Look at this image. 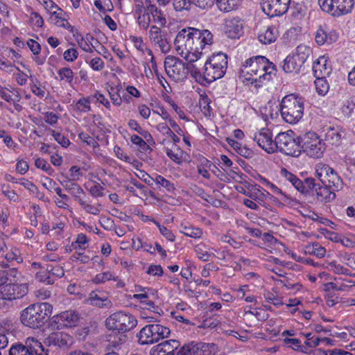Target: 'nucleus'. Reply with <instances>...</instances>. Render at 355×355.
<instances>
[{
  "label": "nucleus",
  "mask_w": 355,
  "mask_h": 355,
  "mask_svg": "<svg viewBox=\"0 0 355 355\" xmlns=\"http://www.w3.org/2000/svg\"><path fill=\"white\" fill-rule=\"evenodd\" d=\"M211 33L205 30H199L194 28L182 29L176 35L174 40L175 48L189 49L195 52L203 51L207 53L212 42Z\"/></svg>",
  "instance_id": "1"
},
{
  "label": "nucleus",
  "mask_w": 355,
  "mask_h": 355,
  "mask_svg": "<svg viewBox=\"0 0 355 355\" xmlns=\"http://www.w3.org/2000/svg\"><path fill=\"white\" fill-rule=\"evenodd\" d=\"M53 306L47 302L35 303L21 312V322L26 327L37 329L42 327L50 317Z\"/></svg>",
  "instance_id": "2"
},
{
  "label": "nucleus",
  "mask_w": 355,
  "mask_h": 355,
  "mask_svg": "<svg viewBox=\"0 0 355 355\" xmlns=\"http://www.w3.org/2000/svg\"><path fill=\"white\" fill-rule=\"evenodd\" d=\"M227 67V56L219 52L213 54L203 64V79L210 83L225 75Z\"/></svg>",
  "instance_id": "3"
},
{
  "label": "nucleus",
  "mask_w": 355,
  "mask_h": 355,
  "mask_svg": "<svg viewBox=\"0 0 355 355\" xmlns=\"http://www.w3.org/2000/svg\"><path fill=\"white\" fill-rule=\"evenodd\" d=\"M280 112L286 122L295 123L303 115V101L294 94L287 95L282 101Z\"/></svg>",
  "instance_id": "4"
},
{
  "label": "nucleus",
  "mask_w": 355,
  "mask_h": 355,
  "mask_svg": "<svg viewBox=\"0 0 355 355\" xmlns=\"http://www.w3.org/2000/svg\"><path fill=\"white\" fill-rule=\"evenodd\" d=\"M268 59L261 55L250 58L245 60L241 69V74L246 80L252 83L261 78L266 79V73H263Z\"/></svg>",
  "instance_id": "5"
},
{
  "label": "nucleus",
  "mask_w": 355,
  "mask_h": 355,
  "mask_svg": "<svg viewBox=\"0 0 355 355\" xmlns=\"http://www.w3.org/2000/svg\"><path fill=\"white\" fill-rule=\"evenodd\" d=\"M301 151L303 150L308 156L313 158L321 157L325 150L324 143L313 132H308L300 136Z\"/></svg>",
  "instance_id": "6"
},
{
  "label": "nucleus",
  "mask_w": 355,
  "mask_h": 355,
  "mask_svg": "<svg viewBox=\"0 0 355 355\" xmlns=\"http://www.w3.org/2000/svg\"><path fill=\"white\" fill-rule=\"evenodd\" d=\"M170 329L159 324H151L143 327L138 334L139 341L141 345H150L167 338Z\"/></svg>",
  "instance_id": "7"
},
{
  "label": "nucleus",
  "mask_w": 355,
  "mask_h": 355,
  "mask_svg": "<svg viewBox=\"0 0 355 355\" xmlns=\"http://www.w3.org/2000/svg\"><path fill=\"white\" fill-rule=\"evenodd\" d=\"M293 132H280L275 137L276 149L285 155L298 157L301 154V142L300 137L295 139Z\"/></svg>",
  "instance_id": "8"
},
{
  "label": "nucleus",
  "mask_w": 355,
  "mask_h": 355,
  "mask_svg": "<svg viewBox=\"0 0 355 355\" xmlns=\"http://www.w3.org/2000/svg\"><path fill=\"white\" fill-rule=\"evenodd\" d=\"M311 52V49L306 45L301 44L297 46L295 53L288 55L285 58L282 66L283 70L286 73H298L309 58Z\"/></svg>",
  "instance_id": "9"
},
{
  "label": "nucleus",
  "mask_w": 355,
  "mask_h": 355,
  "mask_svg": "<svg viewBox=\"0 0 355 355\" xmlns=\"http://www.w3.org/2000/svg\"><path fill=\"white\" fill-rule=\"evenodd\" d=\"M105 323L109 329L125 332L135 327L137 320L130 313L119 311L107 318Z\"/></svg>",
  "instance_id": "10"
},
{
  "label": "nucleus",
  "mask_w": 355,
  "mask_h": 355,
  "mask_svg": "<svg viewBox=\"0 0 355 355\" xmlns=\"http://www.w3.org/2000/svg\"><path fill=\"white\" fill-rule=\"evenodd\" d=\"M9 355H49V349L37 340L29 337L26 340V345L17 344L9 350Z\"/></svg>",
  "instance_id": "11"
},
{
  "label": "nucleus",
  "mask_w": 355,
  "mask_h": 355,
  "mask_svg": "<svg viewBox=\"0 0 355 355\" xmlns=\"http://www.w3.org/2000/svg\"><path fill=\"white\" fill-rule=\"evenodd\" d=\"M318 3L323 11L339 17L352 11L354 0H318Z\"/></svg>",
  "instance_id": "12"
},
{
  "label": "nucleus",
  "mask_w": 355,
  "mask_h": 355,
  "mask_svg": "<svg viewBox=\"0 0 355 355\" xmlns=\"http://www.w3.org/2000/svg\"><path fill=\"white\" fill-rule=\"evenodd\" d=\"M164 69L168 76L175 82L187 77L185 64L179 58L168 55L164 60Z\"/></svg>",
  "instance_id": "13"
},
{
  "label": "nucleus",
  "mask_w": 355,
  "mask_h": 355,
  "mask_svg": "<svg viewBox=\"0 0 355 355\" xmlns=\"http://www.w3.org/2000/svg\"><path fill=\"white\" fill-rule=\"evenodd\" d=\"M316 175L321 182L329 187L338 189L342 185V180L338 173L329 165L320 164L316 166Z\"/></svg>",
  "instance_id": "14"
},
{
  "label": "nucleus",
  "mask_w": 355,
  "mask_h": 355,
  "mask_svg": "<svg viewBox=\"0 0 355 355\" xmlns=\"http://www.w3.org/2000/svg\"><path fill=\"white\" fill-rule=\"evenodd\" d=\"M149 39L152 44L158 47L162 53H167L170 51L171 44L166 31L157 26H152L149 31Z\"/></svg>",
  "instance_id": "15"
},
{
  "label": "nucleus",
  "mask_w": 355,
  "mask_h": 355,
  "mask_svg": "<svg viewBox=\"0 0 355 355\" xmlns=\"http://www.w3.org/2000/svg\"><path fill=\"white\" fill-rule=\"evenodd\" d=\"M290 0H261L263 11L270 17L285 14L288 8Z\"/></svg>",
  "instance_id": "16"
},
{
  "label": "nucleus",
  "mask_w": 355,
  "mask_h": 355,
  "mask_svg": "<svg viewBox=\"0 0 355 355\" xmlns=\"http://www.w3.org/2000/svg\"><path fill=\"white\" fill-rule=\"evenodd\" d=\"M2 285L0 292L12 302L23 297L28 293V285L26 284H4L3 283Z\"/></svg>",
  "instance_id": "17"
},
{
  "label": "nucleus",
  "mask_w": 355,
  "mask_h": 355,
  "mask_svg": "<svg viewBox=\"0 0 355 355\" xmlns=\"http://www.w3.org/2000/svg\"><path fill=\"white\" fill-rule=\"evenodd\" d=\"M253 139L254 141L257 143L259 146H260L267 153H270L275 151V139H272V135L269 129H261L259 132L254 134Z\"/></svg>",
  "instance_id": "18"
},
{
  "label": "nucleus",
  "mask_w": 355,
  "mask_h": 355,
  "mask_svg": "<svg viewBox=\"0 0 355 355\" xmlns=\"http://www.w3.org/2000/svg\"><path fill=\"white\" fill-rule=\"evenodd\" d=\"M73 343V338L68 334L62 331H55L50 334L44 341L48 347H57L59 348L68 347Z\"/></svg>",
  "instance_id": "19"
},
{
  "label": "nucleus",
  "mask_w": 355,
  "mask_h": 355,
  "mask_svg": "<svg viewBox=\"0 0 355 355\" xmlns=\"http://www.w3.org/2000/svg\"><path fill=\"white\" fill-rule=\"evenodd\" d=\"M243 21L239 17L227 18L224 22V31L231 39L239 38L243 31Z\"/></svg>",
  "instance_id": "20"
},
{
  "label": "nucleus",
  "mask_w": 355,
  "mask_h": 355,
  "mask_svg": "<svg viewBox=\"0 0 355 355\" xmlns=\"http://www.w3.org/2000/svg\"><path fill=\"white\" fill-rule=\"evenodd\" d=\"M87 304L101 309H110L112 306L107 294L101 291H92L85 300Z\"/></svg>",
  "instance_id": "21"
},
{
  "label": "nucleus",
  "mask_w": 355,
  "mask_h": 355,
  "mask_svg": "<svg viewBox=\"0 0 355 355\" xmlns=\"http://www.w3.org/2000/svg\"><path fill=\"white\" fill-rule=\"evenodd\" d=\"M137 4L135 6V15L137 16V23L140 28L146 30L150 24L151 19L150 13L147 10V3Z\"/></svg>",
  "instance_id": "22"
},
{
  "label": "nucleus",
  "mask_w": 355,
  "mask_h": 355,
  "mask_svg": "<svg viewBox=\"0 0 355 355\" xmlns=\"http://www.w3.org/2000/svg\"><path fill=\"white\" fill-rule=\"evenodd\" d=\"M79 315L73 310L64 311L56 316L55 322L63 327H75L79 322Z\"/></svg>",
  "instance_id": "23"
},
{
  "label": "nucleus",
  "mask_w": 355,
  "mask_h": 355,
  "mask_svg": "<svg viewBox=\"0 0 355 355\" xmlns=\"http://www.w3.org/2000/svg\"><path fill=\"white\" fill-rule=\"evenodd\" d=\"M76 182L64 178L62 180H60V184L71 195L73 200L77 202L82 198L81 195H85V193L82 187Z\"/></svg>",
  "instance_id": "24"
},
{
  "label": "nucleus",
  "mask_w": 355,
  "mask_h": 355,
  "mask_svg": "<svg viewBox=\"0 0 355 355\" xmlns=\"http://www.w3.org/2000/svg\"><path fill=\"white\" fill-rule=\"evenodd\" d=\"M313 197H315V200L318 202H323L333 200L335 198V194L330 191L329 186H321L320 184H318Z\"/></svg>",
  "instance_id": "25"
},
{
  "label": "nucleus",
  "mask_w": 355,
  "mask_h": 355,
  "mask_svg": "<svg viewBox=\"0 0 355 355\" xmlns=\"http://www.w3.org/2000/svg\"><path fill=\"white\" fill-rule=\"evenodd\" d=\"M327 59L322 56L313 64V72L315 78L325 77L330 73V69L327 67Z\"/></svg>",
  "instance_id": "26"
},
{
  "label": "nucleus",
  "mask_w": 355,
  "mask_h": 355,
  "mask_svg": "<svg viewBox=\"0 0 355 355\" xmlns=\"http://www.w3.org/2000/svg\"><path fill=\"white\" fill-rule=\"evenodd\" d=\"M147 10L152 17L153 22L159 24L161 26H164L166 23V18L160 10H158L157 6L152 4L150 1L146 0Z\"/></svg>",
  "instance_id": "27"
},
{
  "label": "nucleus",
  "mask_w": 355,
  "mask_h": 355,
  "mask_svg": "<svg viewBox=\"0 0 355 355\" xmlns=\"http://www.w3.org/2000/svg\"><path fill=\"white\" fill-rule=\"evenodd\" d=\"M335 35L329 33L327 26H320L315 33V40L318 45H323L326 42H332L336 37Z\"/></svg>",
  "instance_id": "28"
},
{
  "label": "nucleus",
  "mask_w": 355,
  "mask_h": 355,
  "mask_svg": "<svg viewBox=\"0 0 355 355\" xmlns=\"http://www.w3.org/2000/svg\"><path fill=\"white\" fill-rule=\"evenodd\" d=\"M278 31L275 26H271L266 28V29L259 34V40L265 44L274 42L277 37Z\"/></svg>",
  "instance_id": "29"
},
{
  "label": "nucleus",
  "mask_w": 355,
  "mask_h": 355,
  "mask_svg": "<svg viewBox=\"0 0 355 355\" xmlns=\"http://www.w3.org/2000/svg\"><path fill=\"white\" fill-rule=\"evenodd\" d=\"M242 0H216L218 8L223 12H229L236 10Z\"/></svg>",
  "instance_id": "30"
},
{
  "label": "nucleus",
  "mask_w": 355,
  "mask_h": 355,
  "mask_svg": "<svg viewBox=\"0 0 355 355\" xmlns=\"http://www.w3.org/2000/svg\"><path fill=\"white\" fill-rule=\"evenodd\" d=\"M177 53L184 58L187 61H188V64L191 63H197L199 62V60L201 58V56L205 53L203 51L195 52L193 51H190L189 49H184L183 52H182V48H175Z\"/></svg>",
  "instance_id": "31"
},
{
  "label": "nucleus",
  "mask_w": 355,
  "mask_h": 355,
  "mask_svg": "<svg viewBox=\"0 0 355 355\" xmlns=\"http://www.w3.org/2000/svg\"><path fill=\"white\" fill-rule=\"evenodd\" d=\"M77 202L87 214L96 216L98 215L101 212L102 205L100 203L92 205L89 203L87 200H84L83 198H80L77 201Z\"/></svg>",
  "instance_id": "32"
},
{
  "label": "nucleus",
  "mask_w": 355,
  "mask_h": 355,
  "mask_svg": "<svg viewBox=\"0 0 355 355\" xmlns=\"http://www.w3.org/2000/svg\"><path fill=\"white\" fill-rule=\"evenodd\" d=\"M202 65V63L197 62V63H191L187 64L186 66V71L187 73L188 71L190 72L191 75L197 80V81H202L204 80L203 79V69L202 67H201Z\"/></svg>",
  "instance_id": "33"
},
{
  "label": "nucleus",
  "mask_w": 355,
  "mask_h": 355,
  "mask_svg": "<svg viewBox=\"0 0 355 355\" xmlns=\"http://www.w3.org/2000/svg\"><path fill=\"white\" fill-rule=\"evenodd\" d=\"M180 232L185 236L193 239H199L202 235V230L200 228L191 225L181 224Z\"/></svg>",
  "instance_id": "34"
},
{
  "label": "nucleus",
  "mask_w": 355,
  "mask_h": 355,
  "mask_svg": "<svg viewBox=\"0 0 355 355\" xmlns=\"http://www.w3.org/2000/svg\"><path fill=\"white\" fill-rule=\"evenodd\" d=\"M180 343L176 340H165L157 345V348H160L165 355H174V351L178 348Z\"/></svg>",
  "instance_id": "35"
},
{
  "label": "nucleus",
  "mask_w": 355,
  "mask_h": 355,
  "mask_svg": "<svg viewBox=\"0 0 355 355\" xmlns=\"http://www.w3.org/2000/svg\"><path fill=\"white\" fill-rule=\"evenodd\" d=\"M318 184L315 182V179L309 178L302 181V184L300 188V192L304 194H310L314 196V192Z\"/></svg>",
  "instance_id": "36"
},
{
  "label": "nucleus",
  "mask_w": 355,
  "mask_h": 355,
  "mask_svg": "<svg viewBox=\"0 0 355 355\" xmlns=\"http://www.w3.org/2000/svg\"><path fill=\"white\" fill-rule=\"evenodd\" d=\"M305 252L314 254L318 258H322L325 255L326 250L318 243H313L312 245H309L305 247Z\"/></svg>",
  "instance_id": "37"
},
{
  "label": "nucleus",
  "mask_w": 355,
  "mask_h": 355,
  "mask_svg": "<svg viewBox=\"0 0 355 355\" xmlns=\"http://www.w3.org/2000/svg\"><path fill=\"white\" fill-rule=\"evenodd\" d=\"M199 352L200 347L198 344L191 343L182 346L177 353V355H198Z\"/></svg>",
  "instance_id": "38"
},
{
  "label": "nucleus",
  "mask_w": 355,
  "mask_h": 355,
  "mask_svg": "<svg viewBox=\"0 0 355 355\" xmlns=\"http://www.w3.org/2000/svg\"><path fill=\"white\" fill-rule=\"evenodd\" d=\"M130 141L133 144L137 146L141 151L150 153L153 150L150 146L141 137L137 135H132Z\"/></svg>",
  "instance_id": "39"
},
{
  "label": "nucleus",
  "mask_w": 355,
  "mask_h": 355,
  "mask_svg": "<svg viewBox=\"0 0 355 355\" xmlns=\"http://www.w3.org/2000/svg\"><path fill=\"white\" fill-rule=\"evenodd\" d=\"M315 89L320 95H325L329 90V84L324 79V77L315 78Z\"/></svg>",
  "instance_id": "40"
},
{
  "label": "nucleus",
  "mask_w": 355,
  "mask_h": 355,
  "mask_svg": "<svg viewBox=\"0 0 355 355\" xmlns=\"http://www.w3.org/2000/svg\"><path fill=\"white\" fill-rule=\"evenodd\" d=\"M46 270L50 276L56 278H61L64 275V270L63 268L59 265L47 264Z\"/></svg>",
  "instance_id": "41"
},
{
  "label": "nucleus",
  "mask_w": 355,
  "mask_h": 355,
  "mask_svg": "<svg viewBox=\"0 0 355 355\" xmlns=\"http://www.w3.org/2000/svg\"><path fill=\"white\" fill-rule=\"evenodd\" d=\"M154 182L163 188L166 189L168 192H173L175 190L174 184L168 180L164 178L160 175H157Z\"/></svg>",
  "instance_id": "42"
},
{
  "label": "nucleus",
  "mask_w": 355,
  "mask_h": 355,
  "mask_svg": "<svg viewBox=\"0 0 355 355\" xmlns=\"http://www.w3.org/2000/svg\"><path fill=\"white\" fill-rule=\"evenodd\" d=\"M60 80H65L67 83H71L73 80V72L69 67H63L58 71Z\"/></svg>",
  "instance_id": "43"
},
{
  "label": "nucleus",
  "mask_w": 355,
  "mask_h": 355,
  "mask_svg": "<svg viewBox=\"0 0 355 355\" xmlns=\"http://www.w3.org/2000/svg\"><path fill=\"white\" fill-rule=\"evenodd\" d=\"M138 291H140L141 293L138 294H134L132 298L139 300L141 304L146 299L149 298V297H153L152 293L154 291L153 290L148 288H140Z\"/></svg>",
  "instance_id": "44"
},
{
  "label": "nucleus",
  "mask_w": 355,
  "mask_h": 355,
  "mask_svg": "<svg viewBox=\"0 0 355 355\" xmlns=\"http://www.w3.org/2000/svg\"><path fill=\"white\" fill-rule=\"evenodd\" d=\"M153 297H149V298L146 299L144 302H143L142 304L144 305V309H146L148 310H152L154 312H157V309L158 307L155 305V300L157 298V292L155 291L152 293Z\"/></svg>",
  "instance_id": "45"
},
{
  "label": "nucleus",
  "mask_w": 355,
  "mask_h": 355,
  "mask_svg": "<svg viewBox=\"0 0 355 355\" xmlns=\"http://www.w3.org/2000/svg\"><path fill=\"white\" fill-rule=\"evenodd\" d=\"M341 139V135L334 129H330L326 134V139L332 145L338 144Z\"/></svg>",
  "instance_id": "46"
},
{
  "label": "nucleus",
  "mask_w": 355,
  "mask_h": 355,
  "mask_svg": "<svg viewBox=\"0 0 355 355\" xmlns=\"http://www.w3.org/2000/svg\"><path fill=\"white\" fill-rule=\"evenodd\" d=\"M155 224L159 228V230L162 235L164 236L167 240L173 242L175 239V236L173 233L164 225H161L158 222L155 221Z\"/></svg>",
  "instance_id": "47"
},
{
  "label": "nucleus",
  "mask_w": 355,
  "mask_h": 355,
  "mask_svg": "<svg viewBox=\"0 0 355 355\" xmlns=\"http://www.w3.org/2000/svg\"><path fill=\"white\" fill-rule=\"evenodd\" d=\"M36 279L41 282L50 285L53 284L55 282V279L50 276L46 270L37 272Z\"/></svg>",
  "instance_id": "48"
},
{
  "label": "nucleus",
  "mask_w": 355,
  "mask_h": 355,
  "mask_svg": "<svg viewBox=\"0 0 355 355\" xmlns=\"http://www.w3.org/2000/svg\"><path fill=\"white\" fill-rule=\"evenodd\" d=\"M192 3L191 0H174L173 6L177 11H181L182 10H189Z\"/></svg>",
  "instance_id": "49"
},
{
  "label": "nucleus",
  "mask_w": 355,
  "mask_h": 355,
  "mask_svg": "<svg viewBox=\"0 0 355 355\" xmlns=\"http://www.w3.org/2000/svg\"><path fill=\"white\" fill-rule=\"evenodd\" d=\"M76 109L80 112H87L90 110V101L87 98H80L76 104Z\"/></svg>",
  "instance_id": "50"
},
{
  "label": "nucleus",
  "mask_w": 355,
  "mask_h": 355,
  "mask_svg": "<svg viewBox=\"0 0 355 355\" xmlns=\"http://www.w3.org/2000/svg\"><path fill=\"white\" fill-rule=\"evenodd\" d=\"M83 175L80 168L76 166H72L69 169V176H64L70 180L78 181Z\"/></svg>",
  "instance_id": "51"
},
{
  "label": "nucleus",
  "mask_w": 355,
  "mask_h": 355,
  "mask_svg": "<svg viewBox=\"0 0 355 355\" xmlns=\"http://www.w3.org/2000/svg\"><path fill=\"white\" fill-rule=\"evenodd\" d=\"M277 284L286 287L288 290L299 291L302 288L300 283L292 284L288 279L277 280Z\"/></svg>",
  "instance_id": "52"
},
{
  "label": "nucleus",
  "mask_w": 355,
  "mask_h": 355,
  "mask_svg": "<svg viewBox=\"0 0 355 355\" xmlns=\"http://www.w3.org/2000/svg\"><path fill=\"white\" fill-rule=\"evenodd\" d=\"M91 40H94V37L89 33H87L84 37L81 34H78L76 37V42L78 46L83 49L84 47L87 46Z\"/></svg>",
  "instance_id": "53"
},
{
  "label": "nucleus",
  "mask_w": 355,
  "mask_h": 355,
  "mask_svg": "<svg viewBox=\"0 0 355 355\" xmlns=\"http://www.w3.org/2000/svg\"><path fill=\"white\" fill-rule=\"evenodd\" d=\"M64 59L67 62H73L78 57V52L74 48H71L66 50L63 53Z\"/></svg>",
  "instance_id": "54"
},
{
  "label": "nucleus",
  "mask_w": 355,
  "mask_h": 355,
  "mask_svg": "<svg viewBox=\"0 0 355 355\" xmlns=\"http://www.w3.org/2000/svg\"><path fill=\"white\" fill-rule=\"evenodd\" d=\"M78 137L83 142L87 143L89 146L93 148H97L99 146L98 143L87 133L82 132L79 133Z\"/></svg>",
  "instance_id": "55"
},
{
  "label": "nucleus",
  "mask_w": 355,
  "mask_h": 355,
  "mask_svg": "<svg viewBox=\"0 0 355 355\" xmlns=\"http://www.w3.org/2000/svg\"><path fill=\"white\" fill-rule=\"evenodd\" d=\"M12 306V302L0 292V311L7 312Z\"/></svg>",
  "instance_id": "56"
},
{
  "label": "nucleus",
  "mask_w": 355,
  "mask_h": 355,
  "mask_svg": "<svg viewBox=\"0 0 355 355\" xmlns=\"http://www.w3.org/2000/svg\"><path fill=\"white\" fill-rule=\"evenodd\" d=\"M112 279H115L113 277L112 274L110 272H105L103 273L98 274L95 277L94 282L96 284H101L105 282L106 281H109Z\"/></svg>",
  "instance_id": "57"
},
{
  "label": "nucleus",
  "mask_w": 355,
  "mask_h": 355,
  "mask_svg": "<svg viewBox=\"0 0 355 355\" xmlns=\"http://www.w3.org/2000/svg\"><path fill=\"white\" fill-rule=\"evenodd\" d=\"M89 66L94 71H101L104 67L105 64L101 58H94L89 62Z\"/></svg>",
  "instance_id": "58"
},
{
  "label": "nucleus",
  "mask_w": 355,
  "mask_h": 355,
  "mask_svg": "<svg viewBox=\"0 0 355 355\" xmlns=\"http://www.w3.org/2000/svg\"><path fill=\"white\" fill-rule=\"evenodd\" d=\"M103 190L104 188L100 184L96 183L90 188L89 193L94 198L102 197L104 196Z\"/></svg>",
  "instance_id": "59"
},
{
  "label": "nucleus",
  "mask_w": 355,
  "mask_h": 355,
  "mask_svg": "<svg viewBox=\"0 0 355 355\" xmlns=\"http://www.w3.org/2000/svg\"><path fill=\"white\" fill-rule=\"evenodd\" d=\"M53 136L54 137L55 141L63 147H67L70 144L69 140L60 132L53 131Z\"/></svg>",
  "instance_id": "60"
},
{
  "label": "nucleus",
  "mask_w": 355,
  "mask_h": 355,
  "mask_svg": "<svg viewBox=\"0 0 355 355\" xmlns=\"http://www.w3.org/2000/svg\"><path fill=\"white\" fill-rule=\"evenodd\" d=\"M5 257L8 261H16L17 263L22 261V258L21 257L17 249H14L11 252L7 253Z\"/></svg>",
  "instance_id": "61"
},
{
  "label": "nucleus",
  "mask_w": 355,
  "mask_h": 355,
  "mask_svg": "<svg viewBox=\"0 0 355 355\" xmlns=\"http://www.w3.org/2000/svg\"><path fill=\"white\" fill-rule=\"evenodd\" d=\"M343 259L345 263L351 268L355 270V254L354 253H345L343 255Z\"/></svg>",
  "instance_id": "62"
},
{
  "label": "nucleus",
  "mask_w": 355,
  "mask_h": 355,
  "mask_svg": "<svg viewBox=\"0 0 355 355\" xmlns=\"http://www.w3.org/2000/svg\"><path fill=\"white\" fill-rule=\"evenodd\" d=\"M196 252L198 255V258L202 261H208L210 260V258L211 256H213V254H210L207 251L202 250V249L198 246L196 248Z\"/></svg>",
  "instance_id": "63"
},
{
  "label": "nucleus",
  "mask_w": 355,
  "mask_h": 355,
  "mask_svg": "<svg viewBox=\"0 0 355 355\" xmlns=\"http://www.w3.org/2000/svg\"><path fill=\"white\" fill-rule=\"evenodd\" d=\"M89 240L85 234H79L76 238V243L78 245V250L83 251L85 250V244L88 243Z\"/></svg>",
  "instance_id": "64"
}]
</instances>
